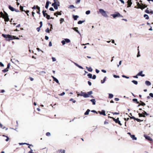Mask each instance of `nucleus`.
Here are the masks:
<instances>
[{
    "instance_id": "obj_1",
    "label": "nucleus",
    "mask_w": 153,
    "mask_h": 153,
    "mask_svg": "<svg viewBox=\"0 0 153 153\" xmlns=\"http://www.w3.org/2000/svg\"><path fill=\"white\" fill-rule=\"evenodd\" d=\"M93 94V92L92 91L88 92L87 93L83 92L82 91L80 93L77 94V96H79L83 97L84 98H87L90 97V95Z\"/></svg>"
},
{
    "instance_id": "obj_2",
    "label": "nucleus",
    "mask_w": 153,
    "mask_h": 153,
    "mask_svg": "<svg viewBox=\"0 0 153 153\" xmlns=\"http://www.w3.org/2000/svg\"><path fill=\"white\" fill-rule=\"evenodd\" d=\"M2 36L6 39L7 41H9L14 39L13 36L9 34H2Z\"/></svg>"
},
{
    "instance_id": "obj_3",
    "label": "nucleus",
    "mask_w": 153,
    "mask_h": 153,
    "mask_svg": "<svg viewBox=\"0 0 153 153\" xmlns=\"http://www.w3.org/2000/svg\"><path fill=\"white\" fill-rule=\"evenodd\" d=\"M111 16H112L114 18L117 17H123V16L121 15L119 13L117 12H116L115 14H111Z\"/></svg>"
},
{
    "instance_id": "obj_4",
    "label": "nucleus",
    "mask_w": 153,
    "mask_h": 153,
    "mask_svg": "<svg viewBox=\"0 0 153 153\" xmlns=\"http://www.w3.org/2000/svg\"><path fill=\"white\" fill-rule=\"evenodd\" d=\"M99 11L101 14L105 17H108V15L106 12L104 10L100 9L99 10Z\"/></svg>"
},
{
    "instance_id": "obj_5",
    "label": "nucleus",
    "mask_w": 153,
    "mask_h": 153,
    "mask_svg": "<svg viewBox=\"0 0 153 153\" xmlns=\"http://www.w3.org/2000/svg\"><path fill=\"white\" fill-rule=\"evenodd\" d=\"M5 14L4 15L3 18L4 19V21L5 22H8L9 21V19L8 17V14L5 12L4 11Z\"/></svg>"
},
{
    "instance_id": "obj_6",
    "label": "nucleus",
    "mask_w": 153,
    "mask_h": 153,
    "mask_svg": "<svg viewBox=\"0 0 153 153\" xmlns=\"http://www.w3.org/2000/svg\"><path fill=\"white\" fill-rule=\"evenodd\" d=\"M111 118H113L114 121V122H115L116 123L119 124L120 126H121L122 125V124L120 123V121L119 120V118H117L116 119H115L113 117H111Z\"/></svg>"
},
{
    "instance_id": "obj_7",
    "label": "nucleus",
    "mask_w": 153,
    "mask_h": 153,
    "mask_svg": "<svg viewBox=\"0 0 153 153\" xmlns=\"http://www.w3.org/2000/svg\"><path fill=\"white\" fill-rule=\"evenodd\" d=\"M144 137L146 139L149 141H152V139L149 136H148L146 135H144Z\"/></svg>"
},
{
    "instance_id": "obj_8",
    "label": "nucleus",
    "mask_w": 153,
    "mask_h": 153,
    "mask_svg": "<svg viewBox=\"0 0 153 153\" xmlns=\"http://www.w3.org/2000/svg\"><path fill=\"white\" fill-rule=\"evenodd\" d=\"M51 77L53 78V81H55L57 83L60 84V83L59 82V80L57 79L56 78H55L53 76H52Z\"/></svg>"
},
{
    "instance_id": "obj_9",
    "label": "nucleus",
    "mask_w": 153,
    "mask_h": 153,
    "mask_svg": "<svg viewBox=\"0 0 153 153\" xmlns=\"http://www.w3.org/2000/svg\"><path fill=\"white\" fill-rule=\"evenodd\" d=\"M128 3V6L127 7H131V5L132 4V3L131 0H128L127 1Z\"/></svg>"
},
{
    "instance_id": "obj_10",
    "label": "nucleus",
    "mask_w": 153,
    "mask_h": 153,
    "mask_svg": "<svg viewBox=\"0 0 153 153\" xmlns=\"http://www.w3.org/2000/svg\"><path fill=\"white\" fill-rule=\"evenodd\" d=\"M99 113L101 115H102L104 116L106 115L105 113V111L104 110H102L101 111H99Z\"/></svg>"
},
{
    "instance_id": "obj_11",
    "label": "nucleus",
    "mask_w": 153,
    "mask_h": 153,
    "mask_svg": "<svg viewBox=\"0 0 153 153\" xmlns=\"http://www.w3.org/2000/svg\"><path fill=\"white\" fill-rule=\"evenodd\" d=\"M50 3H51L49 1H47L46 4H45V8L46 9H48V8L49 5Z\"/></svg>"
},
{
    "instance_id": "obj_12",
    "label": "nucleus",
    "mask_w": 153,
    "mask_h": 153,
    "mask_svg": "<svg viewBox=\"0 0 153 153\" xmlns=\"http://www.w3.org/2000/svg\"><path fill=\"white\" fill-rule=\"evenodd\" d=\"M130 137L133 140H136L137 139V138L134 135H132Z\"/></svg>"
},
{
    "instance_id": "obj_13",
    "label": "nucleus",
    "mask_w": 153,
    "mask_h": 153,
    "mask_svg": "<svg viewBox=\"0 0 153 153\" xmlns=\"http://www.w3.org/2000/svg\"><path fill=\"white\" fill-rule=\"evenodd\" d=\"M8 7L9 9L12 11H14L15 10V9L10 5H9Z\"/></svg>"
},
{
    "instance_id": "obj_14",
    "label": "nucleus",
    "mask_w": 153,
    "mask_h": 153,
    "mask_svg": "<svg viewBox=\"0 0 153 153\" xmlns=\"http://www.w3.org/2000/svg\"><path fill=\"white\" fill-rule=\"evenodd\" d=\"M78 29V27H74L73 28V29L75 31L77 32L78 33H79L80 35H81L80 33L79 30L77 29Z\"/></svg>"
},
{
    "instance_id": "obj_15",
    "label": "nucleus",
    "mask_w": 153,
    "mask_h": 153,
    "mask_svg": "<svg viewBox=\"0 0 153 153\" xmlns=\"http://www.w3.org/2000/svg\"><path fill=\"white\" fill-rule=\"evenodd\" d=\"M46 73L44 71H41L39 72V74L41 75L44 76Z\"/></svg>"
},
{
    "instance_id": "obj_16",
    "label": "nucleus",
    "mask_w": 153,
    "mask_h": 153,
    "mask_svg": "<svg viewBox=\"0 0 153 153\" xmlns=\"http://www.w3.org/2000/svg\"><path fill=\"white\" fill-rule=\"evenodd\" d=\"M36 9L38 10V11L36 12V13L38 14H40V7L38 6L37 5L36 6Z\"/></svg>"
},
{
    "instance_id": "obj_17",
    "label": "nucleus",
    "mask_w": 153,
    "mask_h": 153,
    "mask_svg": "<svg viewBox=\"0 0 153 153\" xmlns=\"http://www.w3.org/2000/svg\"><path fill=\"white\" fill-rule=\"evenodd\" d=\"M145 83L147 86H150L151 85V83L148 81H146L145 82Z\"/></svg>"
},
{
    "instance_id": "obj_18",
    "label": "nucleus",
    "mask_w": 153,
    "mask_h": 153,
    "mask_svg": "<svg viewBox=\"0 0 153 153\" xmlns=\"http://www.w3.org/2000/svg\"><path fill=\"white\" fill-rule=\"evenodd\" d=\"M86 68L88 71L89 72H92L93 71V69L91 67H86Z\"/></svg>"
},
{
    "instance_id": "obj_19",
    "label": "nucleus",
    "mask_w": 153,
    "mask_h": 153,
    "mask_svg": "<svg viewBox=\"0 0 153 153\" xmlns=\"http://www.w3.org/2000/svg\"><path fill=\"white\" fill-rule=\"evenodd\" d=\"M74 63L76 66H77V67H79V68L81 69H83V68L82 66L79 65L78 64L76 63L75 62H74Z\"/></svg>"
},
{
    "instance_id": "obj_20",
    "label": "nucleus",
    "mask_w": 153,
    "mask_h": 153,
    "mask_svg": "<svg viewBox=\"0 0 153 153\" xmlns=\"http://www.w3.org/2000/svg\"><path fill=\"white\" fill-rule=\"evenodd\" d=\"M90 101L92 102V104L94 105L96 104V101L95 99H92L90 100Z\"/></svg>"
},
{
    "instance_id": "obj_21",
    "label": "nucleus",
    "mask_w": 153,
    "mask_h": 153,
    "mask_svg": "<svg viewBox=\"0 0 153 153\" xmlns=\"http://www.w3.org/2000/svg\"><path fill=\"white\" fill-rule=\"evenodd\" d=\"M73 17L74 19L75 20H76L79 17V16L77 15H73Z\"/></svg>"
},
{
    "instance_id": "obj_22",
    "label": "nucleus",
    "mask_w": 153,
    "mask_h": 153,
    "mask_svg": "<svg viewBox=\"0 0 153 153\" xmlns=\"http://www.w3.org/2000/svg\"><path fill=\"white\" fill-rule=\"evenodd\" d=\"M46 11H47L46 10L45 11L44 10H43L42 11L43 15L45 17H46V16L47 14H48L47 13H46Z\"/></svg>"
},
{
    "instance_id": "obj_23",
    "label": "nucleus",
    "mask_w": 153,
    "mask_h": 153,
    "mask_svg": "<svg viewBox=\"0 0 153 153\" xmlns=\"http://www.w3.org/2000/svg\"><path fill=\"white\" fill-rule=\"evenodd\" d=\"M90 111V110L89 109H88L87 110V111H86L85 113H84V114L85 115H87L89 113V112Z\"/></svg>"
},
{
    "instance_id": "obj_24",
    "label": "nucleus",
    "mask_w": 153,
    "mask_h": 153,
    "mask_svg": "<svg viewBox=\"0 0 153 153\" xmlns=\"http://www.w3.org/2000/svg\"><path fill=\"white\" fill-rule=\"evenodd\" d=\"M3 136L4 137H6V139L5 140L7 142V141H8V140H9V137L8 136H6L5 135H3Z\"/></svg>"
},
{
    "instance_id": "obj_25",
    "label": "nucleus",
    "mask_w": 153,
    "mask_h": 153,
    "mask_svg": "<svg viewBox=\"0 0 153 153\" xmlns=\"http://www.w3.org/2000/svg\"><path fill=\"white\" fill-rule=\"evenodd\" d=\"M132 82H133L134 84L137 85L138 84V82L137 81L135 80H133L131 81Z\"/></svg>"
},
{
    "instance_id": "obj_26",
    "label": "nucleus",
    "mask_w": 153,
    "mask_h": 153,
    "mask_svg": "<svg viewBox=\"0 0 153 153\" xmlns=\"http://www.w3.org/2000/svg\"><path fill=\"white\" fill-rule=\"evenodd\" d=\"M113 97V95L111 94H109V97L108 98H112Z\"/></svg>"
},
{
    "instance_id": "obj_27",
    "label": "nucleus",
    "mask_w": 153,
    "mask_h": 153,
    "mask_svg": "<svg viewBox=\"0 0 153 153\" xmlns=\"http://www.w3.org/2000/svg\"><path fill=\"white\" fill-rule=\"evenodd\" d=\"M144 17L146 19H149V17L147 14H145L144 15Z\"/></svg>"
},
{
    "instance_id": "obj_28",
    "label": "nucleus",
    "mask_w": 153,
    "mask_h": 153,
    "mask_svg": "<svg viewBox=\"0 0 153 153\" xmlns=\"http://www.w3.org/2000/svg\"><path fill=\"white\" fill-rule=\"evenodd\" d=\"M106 76H105L104 77V78L101 81V83H104V82H105V80H106Z\"/></svg>"
},
{
    "instance_id": "obj_29",
    "label": "nucleus",
    "mask_w": 153,
    "mask_h": 153,
    "mask_svg": "<svg viewBox=\"0 0 153 153\" xmlns=\"http://www.w3.org/2000/svg\"><path fill=\"white\" fill-rule=\"evenodd\" d=\"M19 144L20 145L26 144L27 145L31 146V145H30L27 143H19Z\"/></svg>"
},
{
    "instance_id": "obj_30",
    "label": "nucleus",
    "mask_w": 153,
    "mask_h": 153,
    "mask_svg": "<svg viewBox=\"0 0 153 153\" xmlns=\"http://www.w3.org/2000/svg\"><path fill=\"white\" fill-rule=\"evenodd\" d=\"M143 115H145V116H148L149 114H147L146 111H143V112L142 113Z\"/></svg>"
},
{
    "instance_id": "obj_31",
    "label": "nucleus",
    "mask_w": 153,
    "mask_h": 153,
    "mask_svg": "<svg viewBox=\"0 0 153 153\" xmlns=\"http://www.w3.org/2000/svg\"><path fill=\"white\" fill-rule=\"evenodd\" d=\"M138 115H139V117H145V115H143V114L142 113L141 114V113H139L138 114Z\"/></svg>"
},
{
    "instance_id": "obj_32",
    "label": "nucleus",
    "mask_w": 153,
    "mask_h": 153,
    "mask_svg": "<svg viewBox=\"0 0 153 153\" xmlns=\"http://www.w3.org/2000/svg\"><path fill=\"white\" fill-rule=\"evenodd\" d=\"M85 22V21H81L79 20V21L78 22V24H81L83 22Z\"/></svg>"
},
{
    "instance_id": "obj_33",
    "label": "nucleus",
    "mask_w": 153,
    "mask_h": 153,
    "mask_svg": "<svg viewBox=\"0 0 153 153\" xmlns=\"http://www.w3.org/2000/svg\"><path fill=\"white\" fill-rule=\"evenodd\" d=\"M133 101L134 102H136L137 103V104L139 103V102L137 101V99H136V98L133 99Z\"/></svg>"
},
{
    "instance_id": "obj_34",
    "label": "nucleus",
    "mask_w": 153,
    "mask_h": 153,
    "mask_svg": "<svg viewBox=\"0 0 153 153\" xmlns=\"http://www.w3.org/2000/svg\"><path fill=\"white\" fill-rule=\"evenodd\" d=\"M8 71V69L7 68H6L4 69H3L2 70V71L4 73H5L6 72H7Z\"/></svg>"
},
{
    "instance_id": "obj_35",
    "label": "nucleus",
    "mask_w": 153,
    "mask_h": 153,
    "mask_svg": "<svg viewBox=\"0 0 153 153\" xmlns=\"http://www.w3.org/2000/svg\"><path fill=\"white\" fill-rule=\"evenodd\" d=\"M65 42L69 43L70 42V40L69 39H65Z\"/></svg>"
},
{
    "instance_id": "obj_36",
    "label": "nucleus",
    "mask_w": 153,
    "mask_h": 153,
    "mask_svg": "<svg viewBox=\"0 0 153 153\" xmlns=\"http://www.w3.org/2000/svg\"><path fill=\"white\" fill-rule=\"evenodd\" d=\"M92 74H88L87 76L88 77L90 78H92Z\"/></svg>"
},
{
    "instance_id": "obj_37",
    "label": "nucleus",
    "mask_w": 153,
    "mask_h": 153,
    "mask_svg": "<svg viewBox=\"0 0 153 153\" xmlns=\"http://www.w3.org/2000/svg\"><path fill=\"white\" fill-rule=\"evenodd\" d=\"M69 8L70 9H72L73 8H76L73 5H71L69 6Z\"/></svg>"
},
{
    "instance_id": "obj_38",
    "label": "nucleus",
    "mask_w": 153,
    "mask_h": 153,
    "mask_svg": "<svg viewBox=\"0 0 153 153\" xmlns=\"http://www.w3.org/2000/svg\"><path fill=\"white\" fill-rule=\"evenodd\" d=\"M143 72L142 71H140L137 74V75H138L139 76H141V75L142 74Z\"/></svg>"
},
{
    "instance_id": "obj_39",
    "label": "nucleus",
    "mask_w": 153,
    "mask_h": 153,
    "mask_svg": "<svg viewBox=\"0 0 153 153\" xmlns=\"http://www.w3.org/2000/svg\"><path fill=\"white\" fill-rule=\"evenodd\" d=\"M60 24H62V22L64 21V19L62 18H61L60 19Z\"/></svg>"
},
{
    "instance_id": "obj_40",
    "label": "nucleus",
    "mask_w": 153,
    "mask_h": 153,
    "mask_svg": "<svg viewBox=\"0 0 153 153\" xmlns=\"http://www.w3.org/2000/svg\"><path fill=\"white\" fill-rule=\"evenodd\" d=\"M140 102H141V104H140V105L144 106L146 105L145 103L144 102H143L142 101H140Z\"/></svg>"
},
{
    "instance_id": "obj_41",
    "label": "nucleus",
    "mask_w": 153,
    "mask_h": 153,
    "mask_svg": "<svg viewBox=\"0 0 153 153\" xmlns=\"http://www.w3.org/2000/svg\"><path fill=\"white\" fill-rule=\"evenodd\" d=\"M20 10H21L22 11H25V10H23V6H20Z\"/></svg>"
},
{
    "instance_id": "obj_42",
    "label": "nucleus",
    "mask_w": 153,
    "mask_h": 153,
    "mask_svg": "<svg viewBox=\"0 0 153 153\" xmlns=\"http://www.w3.org/2000/svg\"><path fill=\"white\" fill-rule=\"evenodd\" d=\"M0 127L1 128L3 129H4L5 128V126H3V125L0 123Z\"/></svg>"
},
{
    "instance_id": "obj_43",
    "label": "nucleus",
    "mask_w": 153,
    "mask_h": 153,
    "mask_svg": "<svg viewBox=\"0 0 153 153\" xmlns=\"http://www.w3.org/2000/svg\"><path fill=\"white\" fill-rule=\"evenodd\" d=\"M90 11L89 10H87L85 12V14L87 15H88L90 14Z\"/></svg>"
},
{
    "instance_id": "obj_44",
    "label": "nucleus",
    "mask_w": 153,
    "mask_h": 153,
    "mask_svg": "<svg viewBox=\"0 0 153 153\" xmlns=\"http://www.w3.org/2000/svg\"><path fill=\"white\" fill-rule=\"evenodd\" d=\"M138 51L137 54V57H138L140 56V51H139V49H138Z\"/></svg>"
},
{
    "instance_id": "obj_45",
    "label": "nucleus",
    "mask_w": 153,
    "mask_h": 153,
    "mask_svg": "<svg viewBox=\"0 0 153 153\" xmlns=\"http://www.w3.org/2000/svg\"><path fill=\"white\" fill-rule=\"evenodd\" d=\"M46 18L48 19H50V16L48 14H47L46 16Z\"/></svg>"
},
{
    "instance_id": "obj_46",
    "label": "nucleus",
    "mask_w": 153,
    "mask_h": 153,
    "mask_svg": "<svg viewBox=\"0 0 153 153\" xmlns=\"http://www.w3.org/2000/svg\"><path fill=\"white\" fill-rule=\"evenodd\" d=\"M113 76L115 78H119L120 77L119 76L116 75H113Z\"/></svg>"
},
{
    "instance_id": "obj_47",
    "label": "nucleus",
    "mask_w": 153,
    "mask_h": 153,
    "mask_svg": "<svg viewBox=\"0 0 153 153\" xmlns=\"http://www.w3.org/2000/svg\"><path fill=\"white\" fill-rule=\"evenodd\" d=\"M45 32L48 33H50V30L48 28H47L45 30Z\"/></svg>"
},
{
    "instance_id": "obj_48",
    "label": "nucleus",
    "mask_w": 153,
    "mask_h": 153,
    "mask_svg": "<svg viewBox=\"0 0 153 153\" xmlns=\"http://www.w3.org/2000/svg\"><path fill=\"white\" fill-rule=\"evenodd\" d=\"M65 94V92H62V93L60 94H59V95L60 96H62L64 95Z\"/></svg>"
},
{
    "instance_id": "obj_49",
    "label": "nucleus",
    "mask_w": 153,
    "mask_h": 153,
    "mask_svg": "<svg viewBox=\"0 0 153 153\" xmlns=\"http://www.w3.org/2000/svg\"><path fill=\"white\" fill-rule=\"evenodd\" d=\"M70 101H72L74 103H75L76 102V100H74L73 99L71 98L70 100Z\"/></svg>"
},
{
    "instance_id": "obj_50",
    "label": "nucleus",
    "mask_w": 153,
    "mask_h": 153,
    "mask_svg": "<svg viewBox=\"0 0 153 153\" xmlns=\"http://www.w3.org/2000/svg\"><path fill=\"white\" fill-rule=\"evenodd\" d=\"M122 77H123V78H126V79H129V77H128V76H127L125 75H123L122 76Z\"/></svg>"
},
{
    "instance_id": "obj_51",
    "label": "nucleus",
    "mask_w": 153,
    "mask_h": 153,
    "mask_svg": "<svg viewBox=\"0 0 153 153\" xmlns=\"http://www.w3.org/2000/svg\"><path fill=\"white\" fill-rule=\"evenodd\" d=\"M62 12V11H61L60 12H57V14L58 15H62L61 12Z\"/></svg>"
},
{
    "instance_id": "obj_52",
    "label": "nucleus",
    "mask_w": 153,
    "mask_h": 153,
    "mask_svg": "<svg viewBox=\"0 0 153 153\" xmlns=\"http://www.w3.org/2000/svg\"><path fill=\"white\" fill-rule=\"evenodd\" d=\"M135 120H137L138 122H140V121H143V120H141L140 119H139L138 118H136Z\"/></svg>"
},
{
    "instance_id": "obj_53",
    "label": "nucleus",
    "mask_w": 153,
    "mask_h": 153,
    "mask_svg": "<svg viewBox=\"0 0 153 153\" xmlns=\"http://www.w3.org/2000/svg\"><path fill=\"white\" fill-rule=\"evenodd\" d=\"M46 136H49L51 135V133L49 132H48L46 133Z\"/></svg>"
},
{
    "instance_id": "obj_54",
    "label": "nucleus",
    "mask_w": 153,
    "mask_h": 153,
    "mask_svg": "<svg viewBox=\"0 0 153 153\" xmlns=\"http://www.w3.org/2000/svg\"><path fill=\"white\" fill-rule=\"evenodd\" d=\"M96 76L95 75H94L93 76H92V78L93 79H96Z\"/></svg>"
},
{
    "instance_id": "obj_55",
    "label": "nucleus",
    "mask_w": 153,
    "mask_h": 153,
    "mask_svg": "<svg viewBox=\"0 0 153 153\" xmlns=\"http://www.w3.org/2000/svg\"><path fill=\"white\" fill-rule=\"evenodd\" d=\"M61 43L63 45H64L65 44V40H63L61 41Z\"/></svg>"
},
{
    "instance_id": "obj_56",
    "label": "nucleus",
    "mask_w": 153,
    "mask_h": 153,
    "mask_svg": "<svg viewBox=\"0 0 153 153\" xmlns=\"http://www.w3.org/2000/svg\"><path fill=\"white\" fill-rule=\"evenodd\" d=\"M145 12L147 13H150L149 10H148V9L145 10Z\"/></svg>"
},
{
    "instance_id": "obj_57",
    "label": "nucleus",
    "mask_w": 153,
    "mask_h": 153,
    "mask_svg": "<svg viewBox=\"0 0 153 153\" xmlns=\"http://www.w3.org/2000/svg\"><path fill=\"white\" fill-rule=\"evenodd\" d=\"M81 0H77L76 1V3L77 4L79 3Z\"/></svg>"
},
{
    "instance_id": "obj_58",
    "label": "nucleus",
    "mask_w": 153,
    "mask_h": 153,
    "mask_svg": "<svg viewBox=\"0 0 153 153\" xmlns=\"http://www.w3.org/2000/svg\"><path fill=\"white\" fill-rule=\"evenodd\" d=\"M10 66V63H9L7 64V67L6 68H7V69H8L9 68Z\"/></svg>"
},
{
    "instance_id": "obj_59",
    "label": "nucleus",
    "mask_w": 153,
    "mask_h": 153,
    "mask_svg": "<svg viewBox=\"0 0 153 153\" xmlns=\"http://www.w3.org/2000/svg\"><path fill=\"white\" fill-rule=\"evenodd\" d=\"M53 7L55 10H57L58 8V6L56 5L55 6H54V7Z\"/></svg>"
},
{
    "instance_id": "obj_60",
    "label": "nucleus",
    "mask_w": 153,
    "mask_h": 153,
    "mask_svg": "<svg viewBox=\"0 0 153 153\" xmlns=\"http://www.w3.org/2000/svg\"><path fill=\"white\" fill-rule=\"evenodd\" d=\"M41 27L39 26V27L37 28L36 30H37V31H38V32H39L40 31V28Z\"/></svg>"
},
{
    "instance_id": "obj_61",
    "label": "nucleus",
    "mask_w": 153,
    "mask_h": 153,
    "mask_svg": "<svg viewBox=\"0 0 153 153\" xmlns=\"http://www.w3.org/2000/svg\"><path fill=\"white\" fill-rule=\"evenodd\" d=\"M24 11L25 12L27 13V14L28 16H29V14H28V13L29 12V10H27L26 11L25 10V11Z\"/></svg>"
},
{
    "instance_id": "obj_62",
    "label": "nucleus",
    "mask_w": 153,
    "mask_h": 153,
    "mask_svg": "<svg viewBox=\"0 0 153 153\" xmlns=\"http://www.w3.org/2000/svg\"><path fill=\"white\" fill-rule=\"evenodd\" d=\"M49 10L50 11H54V9H53V8L52 7H51L49 8Z\"/></svg>"
},
{
    "instance_id": "obj_63",
    "label": "nucleus",
    "mask_w": 153,
    "mask_h": 153,
    "mask_svg": "<svg viewBox=\"0 0 153 153\" xmlns=\"http://www.w3.org/2000/svg\"><path fill=\"white\" fill-rule=\"evenodd\" d=\"M52 61L53 62H55L56 61V59L55 58L52 57Z\"/></svg>"
},
{
    "instance_id": "obj_64",
    "label": "nucleus",
    "mask_w": 153,
    "mask_h": 153,
    "mask_svg": "<svg viewBox=\"0 0 153 153\" xmlns=\"http://www.w3.org/2000/svg\"><path fill=\"white\" fill-rule=\"evenodd\" d=\"M149 95L152 97H153V94L152 93H150Z\"/></svg>"
}]
</instances>
